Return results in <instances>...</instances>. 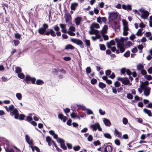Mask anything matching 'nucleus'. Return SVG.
Listing matches in <instances>:
<instances>
[{
    "label": "nucleus",
    "mask_w": 152,
    "mask_h": 152,
    "mask_svg": "<svg viewBox=\"0 0 152 152\" xmlns=\"http://www.w3.org/2000/svg\"><path fill=\"white\" fill-rule=\"evenodd\" d=\"M32 118L30 116H28L26 117V121L28 122L31 121L32 120Z\"/></svg>",
    "instance_id": "obj_60"
},
{
    "label": "nucleus",
    "mask_w": 152,
    "mask_h": 152,
    "mask_svg": "<svg viewBox=\"0 0 152 152\" xmlns=\"http://www.w3.org/2000/svg\"><path fill=\"white\" fill-rule=\"evenodd\" d=\"M114 24L112 26V28L115 30L118 29H119L120 28V25L117 24V23L116 21H114L113 22Z\"/></svg>",
    "instance_id": "obj_12"
},
{
    "label": "nucleus",
    "mask_w": 152,
    "mask_h": 152,
    "mask_svg": "<svg viewBox=\"0 0 152 152\" xmlns=\"http://www.w3.org/2000/svg\"><path fill=\"white\" fill-rule=\"evenodd\" d=\"M104 40H107L109 39V37L107 35H104V34L102 35Z\"/></svg>",
    "instance_id": "obj_59"
},
{
    "label": "nucleus",
    "mask_w": 152,
    "mask_h": 152,
    "mask_svg": "<svg viewBox=\"0 0 152 152\" xmlns=\"http://www.w3.org/2000/svg\"><path fill=\"white\" fill-rule=\"evenodd\" d=\"M126 74L130 76L132 75V72L130 71V70L129 69H127L126 70Z\"/></svg>",
    "instance_id": "obj_61"
},
{
    "label": "nucleus",
    "mask_w": 152,
    "mask_h": 152,
    "mask_svg": "<svg viewBox=\"0 0 152 152\" xmlns=\"http://www.w3.org/2000/svg\"><path fill=\"white\" fill-rule=\"evenodd\" d=\"M151 33L150 31L146 32L145 34V37H150L151 35Z\"/></svg>",
    "instance_id": "obj_45"
},
{
    "label": "nucleus",
    "mask_w": 152,
    "mask_h": 152,
    "mask_svg": "<svg viewBox=\"0 0 152 152\" xmlns=\"http://www.w3.org/2000/svg\"><path fill=\"white\" fill-rule=\"evenodd\" d=\"M126 69L125 68H124L122 69L121 70V75H122V74H123L124 75V74L126 72Z\"/></svg>",
    "instance_id": "obj_47"
},
{
    "label": "nucleus",
    "mask_w": 152,
    "mask_h": 152,
    "mask_svg": "<svg viewBox=\"0 0 152 152\" xmlns=\"http://www.w3.org/2000/svg\"><path fill=\"white\" fill-rule=\"evenodd\" d=\"M75 47L71 44H68L65 46V49L66 50H73L74 49Z\"/></svg>",
    "instance_id": "obj_24"
},
{
    "label": "nucleus",
    "mask_w": 152,
    "mask_h": 152,
    "mask_svg": "<svg viewBox=\"0 0 152 152\" xmlns=\"http://www.w3.org/2000/svg\"><path fill=\"white\" fill-rule=\"evenodd\" d=\"M70 40L71 42H72L74 43H75L77 45H80V47L81 48H84V46L83 45V42L80 40L78 39H76L71 38Z\"/></svg>",
    "instance_id": "obj_3"
},
{
    "label": "nucleus",
    "mask_w": 152,
    "mask_h": 152,
    "mask_svg": "<svg viewBox=\"0 0 152 152\" xmlns=\"http://www.w3.org/2000/svg\"><path fill=\"white\" fill-rule=\"evenodd\" d=\"M111 72V71L110 69H107L105 71V74L107 76H108L110 75Z\"/></svg>",
    "instance_id": "obj_58"
},
{
    "label": "nucleus",
    "mask_w": 152,
    "mask_h": 152,
    "mask_svg": "<svg viewBox=\"0 0 152 152\" xmlns=\"http://www.w3.org/2000/svg\"><path fill=\"white\" fill-rule=\"evenodd\" d=\"M48 27L49 26L48 24L44 23L42 25V27L38 29V33L40 34L44 35Z\"/></svg>",
    "instance_id": "obj_2"
},
{
    "label": "nucleus",
    "mask_w": 152,
    "mask_h": 152,
    "mask_svg": "<svg viewBox=\"0 0 152 152\" xmlns=\"http://www.w3.org/2000/svg\"><path fill=\"white\" fill-rule=\"evenodd\" d=\"M109 45L110 46L112 45H115V43L114 40H111L110 42H108L107 43L106 45L107 47H108V45Z\"/></svg>",
    "instance_id": "obj_25"
},
{
    "label": "nucleus",
    "mask_w": 152,
    "mask_h": 152,
    "mask_svg": "<svg viewBox=\"0 0 152 152\" xmlns=\"http://www.w3.org/2000/svg\"><path fill=\"white\" fill-rule=\"evenodd\" d=\"M78 5V4L76 2L72 3L70 6L71 9L73 10H75L76 8Z\"/></svg>",
    "instance_id": "obj_21"
},
{
    "label": "nucleus",
    "mask_w": 152,
    "mask_h": 152,
    "mask_svg": "<svg viewBox=\"0 0 152 152\" xmlns=\"http://www.w3.org/2000/svg\"><path fill=\"white\" fill-rule=\"evenodd\" d=\"M15 36L16 38L18 39H20L21 37V35L19 33H17L15 34Z\"/></svg>",
    "instance_id": "obj_55"
},
{
    "label": "nucleus",
    "mask_w": 152,
    "mask_h": 152,
    "mask_svg": "<svg viewBox=\"0 0 152 152\" xmlns=\"http://www.w3.org/2000/svg\"><path fill=\"white\" fill-rule=\"evenodd\" d=\"M127 97L128 99H132L133 98V96L131 94L129 93L127 94Z\"/></svg>",
    "instance_id": "obj_46"
},
{
    "label": "nucleus",
    "mask_w": 152,
    "mask_h": 152,
    "mask_svg": "<svg viewBox=\"0 0 152 152\" xmlns=\"http://www.w3.org/2000/svg\"><path fill=\"white\" fill-rule=\"evenodd\" d=\"M14 108V105H13V104H12L9 106V109L11 111L12 110L13 111L15 109Z\"/></svg>",
    "instance_id": "obj_62"
},
{
    "label": "nucleus",
    "mask_w": 152,
    "mask_h": 152,
    "mask_svg": "<svg viewBox=\"0 0 152 152\" xmlns=\"http://www.w3.org/2000/svg\"><path fill=\"white\" fill-rule=\"evenodd\" d=\"M149 15V12H148L146 10L143 13H142L141 15L142 18L144 19H146Z\"/></svg>",
    "instance_id": "obj_11"
},
{
    "label": "nucleus",
    "mask_w": 152,
    "mask_h": 152,
    "mask_svg": "<svg viewBox=\"0 0 152 152\" xmlns=\"http://www.w3.org/2000/svg\"><path fill=\"white\" fill-rule=\"evenodd\" d=\"M25 138L26 142L29 145H31L33 144V140H30V137L28 135L25 136Z\"/></svg>",
    "instance_id": "obj_19"
},
{
    "label": "nucleus",
    "mask_w": 152,
    "mask_h": 152,
    "mask_svg": "<svg viewBox=\"0 0 152 152\" xmlns=\"http://www.w3.org/2000/svg\"><path fill=\"white\" fill-rule=\"evenodd\" d=\"M117 47L118 48H119L121 53H122L125 51V49L123 46H122V45L117 46Z\"/></svg>",
    "instance_id": "obj_29"
},
{
    "label": "nucleus",
    "mask_w": 152,
    "mask_h": 152,
    "mask_svg": "<svg viewBox=\"0 0 152 152\" xmlns=\"http://www.w3.org/2000/svg\"><path fill=\"white\" fill-rule=\"evenodd\" d=\"M104 136L106 138L111 139L112 137L110 134L109 133H106L104 134Z\"/></svg>",
    "instance_id": "obj_30"
},
{
    "label": "nucleus",
    "mask_w": 152,
    "mask_h": 152,
    "mask_svg": "<svg viewBox=\"0 0 152 152\" xmlns=\"http://www.w3.org/2000/svg\"><path fill=\"white\" fill-rule=\"evenodd\" d=\"M130 55V52L129 50H128L126 52L124 55V56L126 57H129Z\"/></svg>",
    "instance_id": "obj_39"
},
{
    "label": "nucleus",
    "mask_w": 152,
    "mask_h": 152,
    "mask_svg": "<svg viewBox=\"0 0 152 152\" xmlns=\"http://www.w3.org/2000/svg\"><path fill=\"white\" fill-rule=\"evenodd\" d=\"M70 116L72 118H75L76 117H79V116L75 114V113H71L70 114Z\"/></svg>",
    "instance_id": "obj_52"
},
{
    "label": "nucleus",
    "mask_w": 152,
    "mask_h": 152,
    "mask_svg": "<svg viewBox=\"0 0 152 152\" xmlns=\"http://www.w3.org/2000/svg\"><path fill=\"white\" fill-rule=\"evenodd\" d=\"M82 18L81 17H76L75 19V24L77 26H79L80 24L82 21Z\"/></svg>",
    "instance_id": "obj_9"
},
{
    "label": "nucleus",
    "mask_w": 152,
    "mask_h": 152,
    "mask_svg": "<svg viewBox=\"0 0 152 152\" xmlns=\"http://www.w3.org/2000/svg\"><path fill=\"white\" fill-rule=\"evenodd\" d=\"M10 113V115L12 116L15 115V118L16 119H19L20 120H23L25 117L23 114L19 115V112L16 108H15L12 111H11Z\"/></svg>",
    "instance_id": "obj_1"
},
{
    "label": "nucleus",
    "mask_w": 152,
    "mask_h": 152,
    "mask_svg": "<svg viewBox=\"0 0 152 152\" xmlns=\"http://www.w3.org/2000/svg\"><path fill=\"white\" fill-rule=\"evenodd\" d=\"M85 42L86 45L87 47H90V42L89 40L86 39Z\"/></svg>",
    "instance_id": "obj_41"
},
{
    "label": "nucleus",
    "mask_w": 152,
    "mask_h": 152,
    "mask_svg": "<svg viewBox=\"0 0 152 152\" xmlns=\"http://www.w3.org/2000/svg\"><path fill=\"white\" fill-rule=\"evenodd\" d=\"M57 142H59L60 144H62V143H64L65 142L64 140L60 138H59L58 140H57Z\"/></svg>",
    "instance_id": "obj_48"
},
{
    "label": "nucleus",
    "mask_w": 152,
    "mask_h": 152,
    "mask_svg": "<svg viewBox=\"0 0 152 152\" xmlns=\"http://www.w3.org/2000/svg\"><path fill=\"white\" fill-rule=\"evenodd\" d=\"M80 147L79 145L73 147V149L75 151H78L80 149Z\"/></svg>",
    "instance_id": "obj_51"
},
{
    "label": "nucleus",
    "mask_w": 152,
    "mask_h": 152,
    "mask_svg": "<svg viewBox=\"0 0 152 152\" xmlns=\"http://www.w3.org/2000/svg\"><path fill=\"white\" fill-rule=\"evenodd\" d=\"M128 120L126 118H123V123L124 124H125V125L126 124L128 123Z\"/></svg>",
    "instance_id": "obj_57"
},
{
    "label": "nucleus",
    "mask_w": 152,
    "mask_h": 152,
    "mask_svg": "<svg viewBox=\"0 0 152 152\" xmlns=\"http://www.w3.org/2000/svg\"><path fill=\"white\" fill-rule=\"evenodd\" d=\"M150 90L151 88L149 87L146 88L145 89L144 94L145 96H148L149 95Z\"/></svg>",
    "instance_id": "obj_17"
},
{
    "label": "nucleus",
    "mask_w": 152,
    "mask_h": 152,
    "mask_svg": "<svg viewBox=\"0 0 152 152\" xmlns=\"http://www.w3.org/2000/svg\"><path fill=\"white\" fill-rule=\"evenodd\" d=\"M13 42L15 46H17L20 43V41L18 40H15L13 41Z\"/></svg>",
    "instance_id": "obj_56"
},
{
    "label": "nucleus",
    "mask_w": 152,
    "mask_h": 152,
    "mask_svg": "<svg viewBox=\"0 0 152 152\" xmlns=\"http://www.w3.org/2000/svg\"><path fill=\"white\" fill-rule=\"evenodd\" d=\"M141 73L142 74V75H145V76H151V75H145L147 73L146 71L144 69H142L141 71Z\"/></svg>",
    "instance_id": "obj_40"
},
{
    "label": "nucleus",
    "mask_w": 152,
    "mask_h": 152,
    "mask_svg": "<svg viewBox=\"0 0 152 152\" xmlns=\"http://www.w3.org/2000/svg\"><path fill=\"white\" fill-rule=\"evenodd\" d=\"M16 96L17 99L19 100H20L22 99V95L20 93H18L16 94Z\"/></svg>",
    "instance_id": "obj_36"
},
{
    "label": "nucleus",
    "mask_w": 152,
    "mask_h": 152,
    "mask_svg": "<svg viewBox=\"0 0 152 152\" xmlns=\"http://www.w3.org/2000/svg\"><path fill=\"white\" fill-rule=\"evenodd\" d=\"M91 30L89 31V33L90 35L96 34L97 33H99V31L97 29H95L94 28H90Z\"/></svg>",
    "instance_id": "obj_14"
},
{
    "label": "nucleus",
    "mask_w": 152,
    "mask_h": 152,
    "mask_svg": "<svg viewBox=\"0 0 152 152\" xmlns=\"http://www.w3.org/2000/svg\"><path fill=\"white\" fill-rule=\"evenodd\" d=\"M143 30V29H138V31L137 32L136 35L138 36H141L143 33L142 32V31Z\"/></svg>",
    "instance_id": "obj_28"
},
{
    "label": "nucleus",
    "mask_w": 152,
    "mask_h": 152,
    "mask_svg": "<svg viewBox=\"0 0 152 152\" xmlns=\"http://www.w3.org/2000/svg\"><path fill=\"white\" fill-rule=\"evenodd\" d=\"M133 43L131 41H128L125 43V45L126 48H129V47L132 45Z\"/></svg>",
    "instance_id": "obj_31"
},
{
    "label": "nucleus",
    "mask_w": 152,
    "mask_h": 152,
    "mask_svg": "<svg viewBox=\"0 0 152 152\" xmlns=\"http://www.w3.org/2000/svg\"><path fill=\"white\" fill-rule=\"evenodd\" d=\"M114 142L117 145H120L121 144L120 140L118 139H116L115 140Z\"/></svg>",
    "instance_id": "obj_38"
},
{
    "label": "nucleus",
    "mask_w": 152,
    "mask_h": 152,
    "mask_svg": "<svg viewBox=\"0 0 152 152\" xmlns=\"http://www.w3.org/2000/svg\"><path fill=\"white\" fill-rule=\"evenodd\" d=\"M44 83V82L40 79H38L36 81V84L37 85H42Z\"/></svg>",
    "instance_id": "obj_27"
},
{
    "label": "nucleus",
    "mask_w": 152,
    "mask_h": 152,
    "mask_svg": "<svg viewBox=\"0 0 152 152\" xmlns=\"http://www.w3.org/2000/svg\"><path fill=\"white\" fill-rule=\"evenodd\" d=\"M115 40L116 41L117 44V46H119V45H121V44L120 43V39H119L118 38L116 37L115 38Z\"/></svg>",
    "instance_id": "obj_37"
},
{
    "label": "nucleus",
    "mask_w": 152,
    "mask_h": 152,
    "mask_svg": "<svg viewBox=\"0 0 152 152\" xmlns=\"http://www.w3.org/2000/svg\"><path fill=\"white\" fill-rule=\"evenodd\" d=\"M67 33L70 36H75V33L70 31H68L67 32Z\"/></svg>",
    "instance_id": "obj_63"
},
{
    "label": "nucleus",
    "mask_w": 152,
    "mask_h": 152,
    "mask_svg": "<svg viewBox=\"0 0 152 152\" xmlns=\"http://www.w3.org/2000/svg\"><path fill=\"white\" fill-rule=\"evenodd\" d=\"M90 127L92 128L93 130H96L97 129L99 131H102V129L98 123H95L93 125H91Z\"/></svg>",
    "instance_id": "obj_6"
},
{
    "label": "nucleus",
    "mask_w": 152,
    "mask_h": 152,
    "mask_svg": "<svg viewBox=\"0 0 152 152\" xmlns=\"http://www.w3.org/2000/svg\"><path fill=\"white\" fill-rule=\"evenodd\" d=\"M93 143L95 146H96L101 144V142L99 140L94 142Z\"/></svg>",
    "instance_id": "obj_42"
},
{
    "label": "nucleus",
    "mask_w": 152,
    "mask_h": 152,
    "mask_svg": "<svg viewBox=\"0 0 152 152\" xmlns=\"http://www.w3.org/2000/svg\"><path fill=\"white\" fill-rule=\"evenodd\" d=\"M61 147L63 149L65 150L67 149V147L66 146L65 143H62L60 145Z\"/></svg>",
    "instance_id": "obj_54"
},
{
    "label": "nucleus",
    "mask_w": 152,
    "mask_h": 152,
    "mask_svg": "<svg viewBox=\"0 0 152 152\" xmlns=\"http://www.w3.org/2000/svg\"><path fill=\"white\" fill-rule=\"evenodd\" d=\"M87 110V113L88 115L93 114V111L89 109H86Z\"/></svg>",
    "instance_id": "obj_53"
},
{
    "label": "nucleus",
    "mask_w": 152,
    "mask_h": 152,
    "mask_svg": "<svg viewBox=\"0 0 152 152\" xmlns=\"http://www.w3.org/2000/svg\"><path fill=\"white\" fill-rule=\"evenodd\" d=\"M114 135H116V136L119 138H121L122 136V134L121 132H120L116 129H115L114 132Z\"/></svg>",
    "instance_id": "obj_20"
},
{
    "label": "nucleus",
    "mask_w": 152,
    "mask_h": 152,
    "mask_svg": "<svg viewBox=\"0 0 152 152\" xmlns=\"http://www.w3.org/2000/svg\"><path fill=\"white\" fill-rule=\"evenodd\" d=\"M21 69L19 67H17L15 68V72L18 74L21 72Z\"/></svg>",
    "instance_id": "obj_35"
},
{
    "label": "nucleus",
    "mask_w": 152,
    "mask_h": 152,
    "mask_svg": "<svg viewBox=\"0 0 152 152\" xmlns=\"http://www.w3.org/2000/svg\"><path fill=\"white\" fill-rule=\"evenodd\" d=\"M109 14L110 15V17L113 18L114 19H115L117 18L118 15L117 13L115 12H110Z\"/></svg>",
    "instance_id": "obj_15"
},
{
    "label": "nucleus",
    "mask_w": 152,
    "mask_h": 152,
    "mask_svg": "<svg viewBox=\"0 0 152 152\" xmlns=\"http://www.w3.org/2000/svg\"><path fill=\"white\" fill-rule=\"evenodd\" d=\"M87 139L89 141H91L93 140V137L91 134L89 135Z\"/></svg>",
    "instance_id": "obj_64"
},
{
    "label": "nucleus",
    "mask_w": 152,
    "mask_h": 152,
    "mask_svg": "<svg viewBox=\"0 0 152 152\" xmlns=\"http://www.w3.org/2000/svg\"><path fill=\"white\" fill-rule=\"evenodd\" d=\"M113 147L110 145H107L104 148V152H111L112 151Z\"/></svg>",
    "instance_id": "obj_10"
},
{
    "label": "nucleus",
    "mask_w": 152,
    "mask_h": 152,
    "mask_svg": "<svg viewBox=\"0 0 152 152\" xmlns=\"http://www.w3.org/2000/svg\"><path fill=\"white\" fill-rule=\"evenodd\" d=\"M144 112L148 115L149 117H151L152 116V113L151 111L148 109L144 108L143 110Z\"/></svg>",
    "instance_id": "obj_22"
},
{
    "label": "nucleus",
    "mask_w": 152,
    "mask_h": 152,
    "mask_svg": "<svg viewBox=\"0 0 152 152\" xmlns=\"http://www.w3.org/2000/svg\"><path fill=\"white\" fill-rule=\"evenodd\" d=\"M97 82V80L95 78L92 79L91 81V83L93 85L95 84Z\"/></svg>",
    "instance_id": "obj_49"
},
{
    "label": "nucleus",
    "mask_w": 152,
    "mask_h": 152,
    "mask_svg": "<svg viewBox=\"0 0 152 152\" xmlns=\"http://www.w3.org/2000/svg\"><path fill=\"white\" fill-rule=\"evenodd\" d=\"M98 86L100 88L102 89L106 87V84L102 82H100L99 83Z\"/></svg>",
    "instance_id": "obj_26"
},
{
    "label": "nucleus",
    "mask_w": 152,
    "mask_h": 152,
    "mask_svg": "<svg viewBox=\"0 0 152 152\" xmlns=\"http://www.w3.org/2000/svg\"><path fill=\"white\" fill-rule=\"evenodd\" d=\"M65 21L66 23L71 24L72 17L69 14H66L65 16Z\"/></svg>",
    "instance_id": "obj_8"
},
{
    "label": "nucleus",
    "mask_w": 152,
    "mask_h": 152,
    "mask_svg": "<svg viewBox=\"0 0 152 152\" xmlns=\"http://www.w3.org/2000/svg\"><path fill=\"white\" fill-rule=\"evenodd\" d=\"M99 27L100 26L99 24L95 22H93L90 26V28H99Z\"/></svg>",
    "instance_id": "obj_18"
},
{
    "label": "nucleus",
    "mask_w": 152,
    "mask_h": 152,
    "mask_svg": "<svg viewBox=\"0 0 152 152\" xmlns=\"http://www.w3.org/2000/svg\"><path fill=\"white\" fill-rule=\"evenodd\" d=\"M122 22L124 26H128V23L126 20L123 19L122 20Z\"/></svg>",
    "instance_id": "obj_50"
},
{
    "label": "nucleus",
    "mask_w": 152,
    "mask_h": 152,
    "mask_svg": "<svg viewBox=\"0 0 152 152\" xmlns=\"http://www.w3.org/2000/svg\"><path fill=\"white\" fill-rule=\"evenodd\" d=\"M108 48H110L111 49L112 51L113 52H115L116 50V48L115 46L111 47L109 45H108V47H107Z\"/></svg>",
    "instance_id": "obj_33"
},
{
    "label": "nucleus",
    "mask_w": 152,
    "mask_h": 152,
    "mask_svg": "<svg viewBox=\"0 0 152 152\" xmlns=\"http://www.w3.org/2000/svg\"><path fill=\"white\" fill-rule=\"evenodd\" d=\"M103 122L104 124L106 126H110L111 125V124L110 121L107 118H104Z\"/></svg>",
    "instance_id": "obj_16"
},
{
    "label": "nucleus",
    "mask_w": 152,
    "mask_h": 152,
    "mask_svg": "<svg viewBox=\"0 0 152 152\" xmlns=\"http://www.w3.org/2000/svg\"><path fill=\"white\" fill-rule=\"evenodd\" d=\"M144 68V66L141 64H139L137 66V69L138 70H140Z\"/></svg>",
    "instance_id": "obj_34"
},
{
    "label": "nucleus",
    "mask_w": 152,
    "mask_h": 152,
    "mask_svg": "<svg viewBox=\"0 0 152 152\" xmlns=\"http://www.w3.org/2000/svg\"><path fill=\"white\" fill-rule=\"evenodd\" d=\"M102 79L106 81V82L109 84H111L112 83V81L108 79L107 77H102Z\"/></svg>",
    "instance_id": "obj_23"
},
{
    "label": "nucleus",
    "mask_w": 152,
    "mask_h": 152,
    "mask_svg": "<svg viewBox=\"0 0 152 152\" xmlns=\"http://www.w3.org/2000/svg\"><path fill=\"white\" fill-rule=\"evenodd\" d=\"M100 49L102 50H105L106 48L105 45L103 44H100L99 45Z\"/></svg>",
    "instance_id": "obj_32"
},
{
    "label": "nucleus",
    "mask_w": 152,
    "mask_h": 152,
    "mask_svg": "<svg viewBox=\"0 0 152 152\" xmlns=\"http://www.w3.org/2000/svg\"><path fill=\"white\" fill-rule=\"evenodd\" d=\"M23 80L27 84L29 83V81H31V82L33 84H35L36 79L34 77H26L25 79H24Z\"/></svg>",
    "instance_id": "obj_4"
},
{
    "label": "nucleus",
    "mask_w": 152,
    "mask_h": 152,
    "mask_svg": "<svg viewBox=\"0 0 152 152\" xmlns=\"http://www.w3.org/2000/svg\"><path fill=\"white\" fill-rule=\"evenodd\" d=\"M108 29V27L107 25H105L103 27L102 31H101V33L102 35L106 34L107 32V30Z\"/></svg>",
    "instance_id": "obj_13"
},
{
    "label": "nucleus",
    "mask_w": 152,
    "mask_h": 152,
    "mask_svg": "<svg viewBox=\"0 0 152 152\" xmlns=\"http://www.w3.org/2000/svg\"><path fill=\"white\" fill-rule=\"evenodd\" d=\"M53 28L54 30L56 32L59 31L60 30V28L58 26V25H56L54 26Z\"/></svg>",
    "instance_id": "obj_44"
},
{
    "label": "nucleus",
    "mask_w": 152,
    "mask_h": 152,
    "mask_svg": "<svg viewBox=\"0 0 152 152\" xmlns=\"http://www.w3.org/2000/svg\"><path fill=\"white\" fill-rule=\"evenodd\" d=\"M117 80H118L121 81L124 85H128L130 83L129 80L126 77L123 78L118 77L117 78Z\"/></svg>",
    "instance_id": "obj_5"
},
{
    "label": "nucleus",
    "mask_w": 152,
    "mask_h": 152,
    "mask_svg": "<svg viewBox=\"0 0 152 152\" xmlns=\"http://www.w3.org/2000/svg\"><path fill=\"white\" fill-rule=\"evenodd\" d=\"M121 86L120 83L118 81H116L114 83V86L116 87H118Z\"/></svg>",
    "instance_id": "obj_43"
},
{
    "label": "nucleus",
    "mask_w": 152,
    "mask_h": 152,
    "mask_svg": "<svg viewBox=\"0 0 152 152\" xmlns=\"http://www.w3.org/2000/svg\"><path fill=\"white\" fill-rule=\"evenodd\" d=\"M48 30H49V31H46L44 35L49 36L50 34L53 37H54L56 36V33L53 29H48Z\"/></svg>",
    "instance_id": "obj_7"
}]
</instances>
